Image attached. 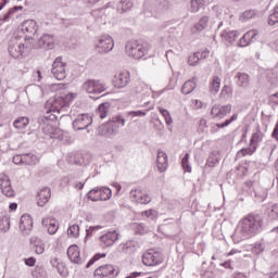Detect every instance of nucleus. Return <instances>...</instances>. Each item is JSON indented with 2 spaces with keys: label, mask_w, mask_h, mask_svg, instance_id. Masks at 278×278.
Here are the masks:
<instances>
[{
  "label": "nucleus",
  "mask_w": 278,
  "mask_h": 278,
  "mask_svg": "<svg viewBox=\"0 0 278 278\" xmlns=\"http://www.w3.org/2000/svg\"><path fill=\"white\" fill-rule=\"evenodd\" d=\"M34 278H47V270L42 266H37L35 270H33Z\"/></svg>",
  "instance_id": "obj_45"
},
{
  "label": "nucleus",
  "mask_w": 278,
  "mask_h": 278,
  "mask_svg": "<svg viewBox=\"0 0 278 278\" xmlns=\"http://www.w3.org/2000/svg\"><path fill=\"white\" fill-rule=\"evenodd\" d=\"M231 112V104L220 105L215 104L211 110L212 118H218L219 121L225 118L227 114Z\"/></svg>",
  "instance_id": "obj_13"
},
{
  "label": "nucleus",
  "mask_w": 278,
  "mask_h": 278,
  "mask_svg": "<svg viewBox=\"0 0 278 278\" xmlns=\"http://www.w3.org/2000/svg\"><path fill=\"white\" fill-rule=\"evenodd\" d=\"M68 238H79V225L72 224L67 228Z\"/></svg>",
  "instance_id": "obj_39"
},
{
  "label": "nucleus",
  "mask_w": 278,
  "mask_h": 278,
  "mask_svg": "<svg viewBox=\"0 0 278 278\" xmlns=\"http://www.w3.org/2000/svg\"><path fill=\"white\" fill-rule=\"evenodd\" d=\"M206 129H207V121L200 119L198 130L203 132Z\"/></svg>",
  "instance_id": "obj_61"
},
{
  "label": "nucleus",
  "mask_w": 278,
  "mask_h": 278,
  "mask_svg": "<svg viewBox=\"0 0 278 278\" xmlns=\"http://www.w3.org/2000/svg\"><path fill=\"white\" fill-rule=\"evenodd\" d=\"M253 253L256 255H260V253H263L264 251V244L262 243H255V245L252 248Z\"/></svg>",
  "instance_id": "obj_59"
},
{
  "label": "nucleus",
  "mask_w": 278,
  "mask_h": 278,
  "mask_svg": "<svg viewBox=\"0 0 278 278\" xmlns=\"http://www.w3.org/2000/svg\"><path fill=\"white\" fill-rule=\"evenodd\" d=\"M164 262V256L160 252L150 250L142 255L144 266H157Z\"/></svg>",
  "instance_id": "obj_7"
},
{
  "label": "nucleus",
  "mask_w": 278,
  "mask_h": 278,
  "mask_svg": "<svg viewBox=\"0 0 278 278\" xmlns=\"http://www.w3.org/2000/svg\"><path fill=\"white\" fill-rule=\"evenodd\" d=\"M13 164H25V154H17L13 156Z\"/></svg>",
  "instance_id": "obj_56"
},
{
  "label": "nucleus",
  "mask_w": 278,
  "mask_h": 278,
  "mask_svg": "<svg viewBox=\"0 0 278 278\" xmlns=\"http://www.w3.org/2000/svg\"><path fill=\"white\" fill-rule=\"evenodd\" d=\"M12 186V182L10 181V176L5 174H0V188H9Z\"/></svg>",
  "instance_id": "obj_48"
},
{
  "label": "nucleus",
  "mask_w": 278,
  "mask_h": 278,
  "mask_svg": "<svg viewBox=\"0 0 278 278\" xmlns=\"http://www.w3.org/2000/svg\"><path fill=\"white\" fill-rule=\"evenodd\" d=\"M99 197L100 201H110V199H112V189L106 187L100 188Z\"/></svg>",
  "instance_id": "obj_36"
},
{
  "label": "nucleus",
  "mask_w": 278,
  "mask_h": 278,
  "mask_svg": "<svg viewBox=\"0 0 278 278\" xmlns=\"http://www.w3.org/2000/svg\"><path fill=\"white\" fill-rule=\"evenodd\" d=\"M21 31L25 35V40H31L33 36H36L38 31V24L34 20H26L21 25Z\"/></svg>",
  "instance_id": "obj_10"
},
{
  "label": "nucleus",
  "mask_w": 278,
  "mask_h": 278,
  "mask_svg": "<svg viewBox=\"0 0 278 278\" xmlns=\"http://www.w3.org/2000/svg\"><path fill=\"white\" fill-rule=\"evenodd\" d=\"M222 94H227V96L231 94V87L228 85H225L222 89Z\"/></svg>",
  "instance_id": "obj_64"
},
{
  "label": "nucleus",
  "mask_w": 278,
  "mask_h": 278,
  "mask_svg": "<svg viewBox=\"0 0 278 278\" xmlns=\"http://www.w3.org/2000/svg\"><path fill=\"white\" fill-rule=\"evenodd\" d=\"M130 197L136 201V203H140L141 205H147L151 203V198L149 194L142 192V189H135L130 191Z\"/></svg>",
  "instance_id": "obj_18"
},
{
  "label": "nucleus",
  "mask_w": 278,
  "mask_h": 278,
  "mask_svg": "<svg viewBox=\"0 0 278 278\" xmlns=\"http://www.w3.org/2000/svg\"><path fill=\"white\" fill-rule=\"evenodd\" d=\"M51 73L54 79L62 81V79H66V63L62 62V58H56L52 63Z\"/></svg>",
  "instance_id": "obj_8"
},
{
  "label": "nucleus",
  "mask_w": 278,
  "mask_h": 278,
  "mask_svg": "<svg viewBox=\"0 0 278 278\" xmlns=\"http://www.w3.org/2000/svg\"><path fill=\"white\" fill-rule=\"evenodd\" d=\"M83 90L88 94H101L108 90V84L101 79H88L83 84Z\"/></svg>",
  "instance_id": "obj_5"
},
{
  "label": "nucleus",
  "mask_w": 278,
  "mask_h": 278,
  "mask_svg": "<svg viewBox=\"0 0 278 278\" xmlns=\"http://www.w3.org/2000/svg\"><path fill=\"white\" fill-rule=\"evenodd\" d=\"M263 139L264 132L257 129L255 132L252 134V137L250 139V147L257 149V147H260V142H262Z\"/></svg>",
  "instance_id": "obj_30"
},
{
  "label": "nucleus",
  "mask_w": 278,
  "mask_h": 278,
  "mask_svg": "<svg viewBox=\"0 0 278 278\" xmlns=\"http://www.w3.org/2000/svg\"><path fill=\"white\" fill-rule=\"evenodd\" d=\"M190 154L186 153L181 160L182 168L186 173H192V167L190 166Z\"/></svg>",
  "instance_id": "obj_47"
},
{
  "label": "nucleus",
  "mask_w": 278,
  "mask_h": 278,
  "mask_svg": "<svg viewBox=\"0 0 278 278\" xmlns=\"http://www.w3.org/2000/svg\"><path fill=\"white\" fill-rule=\"evenodd\" d=\"M38 46H39L41 49H53V46H54L53 36H51V35H43V36L39 39Z\"/></svg>",
  "instance_id": "obj_28"
},
{
  "label": "nucleus",
  "mask_w": 278,
  "mask_h": 278,
  "mask_svg": "<svg viewBox=\"0 0 278 278\" xmlns=\"http://www.w3.org/2000/svg\"><path fill=\"white\" fill-rule=\"evenodd\" d=\"M118 127H125V118L123 115L113 117L109 124L104 125L102 127L103 135L112 138V136H116V134H118Z\"/></svg>",
  "instance_id": "obj_6"
},
{
  "label": "nucleus",
  "mask_w": 278,
  "mask_h": 278,
  "mask_svg": "<svg viewBox=\"0 0 278 278\" xmlns=\"http://www.w3.org/2000/svg\"><path fill=\"white\" fill-rule=\"evenodd\" d=\"M255 151H257V149H255L254 147L250 148H242L238 153H237V157H247V155H253V153H255Z\"/></svg>",
  "instance_id": "obj_42"
},
{
  "label": "nucleus",
  "mask_w": 278,
  "mask_h": 278,
  "mask_svg": "<svg viewBox=\"0 0 278 278\" xmlns=\"http://www.w3.org/2000/svg\"><path fill=\"white\" fill-rule=\"evenodd\" d=\"M96 49L99 53H110L114 49V39L108 35H103L96 45Z\"/></svg>",
  "instance_id": "obj_12"
},
{
  "label": "nucleus",
  "mask_w": 278,
  "mask_h": 278,
  "mask_svg": "<svg viewBox=\"0 0 278 278\" xmlns=\"http://www.w3.org/2000/svg\"><path fill=\"white\" fill-rule=\"evenodd\" d=\"M126 53L134 60H142L149 53V43H140L136 40L126 43Z\"/></svg>",
  "instance_id": "obj_3"
},
{
  "label": "nucleus",
  "mask_w": 278,
  "mask_h": 278,
  "mask_svg": "<svg viewBox=\"0 0 278 278\" xmlns=\"http://www.w3.org/2000/svg\"><path fill=\"white\" fill-rule=\"evenodd\" d=\"M101 257H105V253H98L96 254L87 264L86 268H90L92 266V264H94V262H99V260H101Z\"/></svg>",
  "instance_id": "obj_55"
},
{
  "label": "nucleus",
  "mask_w": 278,
  "mask_h": 278,
  "mask_svg": "<svg viewBox=\"0 0 278 278\" xmlns=\"http://www.w3.org/2000/svg\"><path fill=\"white\" fill-rule=\"evenodd\" d=\"M257 17V11L250 9V10H245L241 15H240V21H242V23H247V21H251L253 18Z\"/></svg>",
  "instance_id": "obj_34"
},
{
  "label": "nucleus",
  "mask_w": 278,
  "mask_h": 278,
  "mask_svg": "<svg viewBox=\"0 0 278 278\" xmlns=\"http://www.w3.org/2000/svg\"><path fill=\"white\" fill-rule=\"evenodd\" d=\"M207 27H212V18L208 15H203L192 28V34H200Z\"/></svg>",
  "instance_id": "obj_19"
},
{
  "label": "nucleus",
  "mask_w": 278,
  "mask_h": 278,
  "mask_svg": "<svg viewBox=\"0 0 278 278\" xmlns=\"http://www.w3.org/2000/svg\"><path fill=\"white\" fill-rule=\"evenodd\" d=\"M117 8L122 10V12H129V10L134 8V2H131V0H121Z\"/></svg>",
  "instance_id": "obj_38"
},
{
  "label": "nucleus",
  "mask_w": 278,
  "mask_h": 278,
  "mask_svg": "<svg viewBox=\"0 0 278 278\" xmlns=\"http://www.w3.org/2000/svg\"><path fill=\"white\" fill-rule=\"evenodd\" d=\"M9 53L11 58L15 60H21L25 53V43L12 38L9 42Z\"/></svg>",
  "instance_id": "obj_9"
},
{
  "label": "nucleus",
  "mask_w": 278,
  "mask_h": 278,
  "mask_svg": "<svg viewBox=\"0 0 278 278\" xmlns=\"http://www.w3.org/2000/svg\"><path fill=\"white\" fill-rule=\"evenodd\" d=\"M269 220H278V204H270L266 210Z\"/></svg>",
  "instance_id": "obj_33"
},
{
  "label": "nucleus",
  "mask_w": 278,
  "mask_h": 278,
  "mask_svg": "<svg viewBox=\"0 0 278 278\" xmlns=\"http://www.w3.org/2000/svg\"><path fill=\"white\" fill-rule=\"evenodd\" d=\"M235 79H237V85L240 88H249V76L244 73H237L235 76Z\"/></svg>",
  "instance_id": "obj_31"
},
{
  "label": "nucleus",
  "mask_w": 278,
  "mask_h": 278,
  "mask_svg": "<svg viewBox=\"0 0 278 278\" xmlns=\"http://www.w3.org/2000/svg\"><path fill=\"white\" fill-rule=\"evenodd\" d=\"M18 10H23V7H14L8 11V13L3 16L4 21L7 23H10V18L15 14V12H18Z\"/></svg>",
  "instance_id": "obj_53"
},
{
  "label": "nucleus",
  "mask_w": 278,
  "mask_h": 278,
  "mask_svg": "<svg viewBox=\"0 0 278 278\" xmlns=\"http://www.w3.org/2000/svg\"><path fill=\"white\" fill-rule=\"evenodd\" d=\"M92 125V117L88 114H80L73 121V128L75 131L88 129Z\"/></svg>",
  "instance_id": "obj_11"
},
{
  "label": "nucleus",
  "mask_w": 278,
  "mask_h": 278,
  "mask_svg": "<svg viewBox=\"0 0 278 278\" xmlns=\"http://www.w3.org/2000/svg\"><path fill=\"white\" fill-rule=\"evenodd\" d=\"M233 121H238V113L232 114L231 118L226 119L222 124H215L214 126L211 127V134H216L218 129H225V127H229L233 123Z\"/></svg>",
  "instance_id": "obj_27"
},
{
  "label": "nucleus",
  "mask_w": 278,
  "mask_h": 278,
  "mask_svg": "<svg viewBox=\"0 0 278 278\" xmlns=\"http://www.w3.org/2000/svg\"><path fill=\"white\" fill-rule=\"evenodd\" d=\"M31 229H34V219H31V216L29 214L22 215L20 219V230L23 236H29Z\"/></svg>",
  "instance_id": "obj_14"
},
{
  "label": "nucleus",
  "mask_w": 278,
  "mask_h": 278,
  "mask_svg": "<svg viewBox=\"0 0 278 278\" xmlns=\"http://www.w3.org/2000/svg\"><path fill=\"white\" fill-rule=\"evenodd\" d=\"M117 240L118 233L116 232V230H112L100 237V244L101 247H103V249H108V247H114Z\"/></svg>",
  "instance_id": "obj_15"
},
{
  "label": "nucleus",
  "mask_w": 278,
  "mask_h": 278,
  "mask_svg": "<svg viewBox=\"0 0 278 278\" xmlns=\"http://www.w3.org/2000/svg\"><path fill=\"white\" fill-rule=\"evenodd\" d=\"M278 23V7L274 9V12L268 16V25H275Z\"/></svg>",
  "instance_id": "obj_54"
},
{
  "label": "nucleus",
  "mask_w": 278,
  "mask_h": 278,
  "mask_svg": "<svg viewBox=\"0 0 278 278\" xmlns=\"http://www.w3.org/2000/svg\"><path fill=\"white\" fill-rule=\"evenodd\" d=\"M94 277H116L118 275V271L114 268L113 265H102L99 268L94 270Z\"/></svg>",
  "instance_id": "obj_16"
},
{
  "label": "nucleus",
  "mask_w": 278,
  "mask_h": 278,
  "mask_svg": "<svg viewBox=\"0 0 278 278\" xmlns=\"http://www.w3.org/2000/svg\"><path fill=\"white\" fill-rule=\"evenodd\" d=\"M30 244L37 255H42V253H45V242L40 238L31 237Z\"/></svg>",
  "instance_id": "obj_26"
},
{
  "label": "nucleus",
  "mask_w": 278,
  "mask_h": 278,
  "mask_svg": "<svg viewBox=\"0 0 278 278\" xmlns=\"http://www.w3.org/2000/svg\"><path fill=\"white\" fill-rule=\"evenodd\" d=\"M169 8H170V2L163 0L157 4L156 12H159V14H162L166 12V10H169Z\"/></svg>",
  "instance_id": "obj_50"
},
{
  "label": "nucleus",
  "mask_w": 278,
  "mask_h": 278,
  "mask_svg": "<svg viewBox=\"0 0 278 278\" xmlns=\"http://www.w3.org/2000/svg\"><path fill=\"white\" fill-rule=\"evenodd\" d=\"M28 97H30L31 99H42L45 91L42 90V87L37 86V85H33L29 86L26 90Z\"/></svg>",
  "instance_id": "obj_25"
},
{
  "label": "nucleus",
  "mask_w": 278,
  "mask_h": 278,
  "mask_svg": "<svg viewBox=\"0 0 278 278\" xmlns=\"http://www.w3.org/2000/svg\"><path fill=\"white\" fill-rule=\"evenodd\" d=\"M39 128L42 134H45L46 138L60 140L62 138V130L53 125L47 117H42L40 119Z\"/></svg>",
  "instance_id": "obj_4"
},
{
  "label": "nucleus",
  "mask_w": 278,
  "mask_h": 278,
  "mask_svg": "<svg viewBox=\"0 0 278 278\" xmlns=\"http://www.w3.org/2000/svg\"><path fill=\"white\" fill-rule=\"evenodd\" d=\"M156 166L160 173H165L168 168V155L162 150H157Z\"/></svg>",
  "instance_id": "obj_23"
},
{
  "label": "nucleus",
  "mask_w": 278,
  "mask_h": 278,
  "mask_svg": "<svg viewBox=\"0 0 278 278\" xmlns=\"http://www.w3.org/2000/svg\"><path fill=\"white\" fill-rule=\"evenodd\" d=\"M239 36L240 33H238L237 30L225 29L220 33V38L223 42H227L228 45H231V42H236Z\"/></svg>",
  "instance_id": "obj_24"
},
{
  "label": "nucleus",
  "mask_w": 278,
  "mask_h": 278,
  "mask_svg": "<svg viewBox=\"0 0 278 278\" xmlns=\"http://www.w3.org/2000/svg\"><path fill=\"white\" fill-rule=\"evenodd\" d=\"M109 110H110L109 102L101 103L98 108V114L100 118H106Z\"/></svg>",
  "instance_id": "obj_41"
},
{
  "label": "nucleus",
  "mask_w": 278,
  "mask_h": 278,
  "mask_svg": "<svg viewBox=\"0 0 278 278\" xmlns=\"http://www.w3.org/2000/svg\"><path fill=\"white\" fill-rule=\"evenodd\" d=\"M200 61H201V56H200L199 52H195V53L189 55V58H188L189 66H197V64H199Z\"/></svg>",
  "instance_id": "obj_49"
},
{
  "label": "nucleus",
  "mask_w": 278,
  "mask_h": 278,
  "mask_svg": "<svg viewBox=\"0 0 278 278\" xmlns=\"http://www.w3.org/2000/svg\"><path fill=\"white\" fill-rule=\"evenodd\" d=\"M102 226H90L89 228L86 229V236L88 238V236H92V233H94V231L102 229Z\"/></svg>",
  "instance_id": "obj_60"
},
{
  "label": "nucleus",
  "mask_w": 278,
  "mask_h": 278,
  "mask_svg": "<svg viewBox=\"0 0 278 278\" xmlns=\"http://www.w3.org/2000/svg\"><path fill=\"white\" fill-rule=\"evenodd\" d=\"M210 90L211 92H213V94H216L218 90H220V78L218 76L213 77L211 81Z\"/></svg>",
  "instance_id": "obj_40"
},
{
  "label": "nucleus",
  "mask_w": 278,
  "mask_h": 278,
  "mask_svg": "<svg viewBox=\"0 0 278 278\" xmlns=\"http://www.w3.org/2000/svg\"><path fill=\"white\" fill-rule=\"evenodd\" d=\"M127 114H128V116H132V117H136V116H147V113L143 112V111H130Z\"/></svg>",
  "instance_id": "obj_63"
},
{
  "label": "nucleus",
  "mask_w": 278,
  "mask_h": 278,
  "mask_svg": "<svg viewBox=\"0 0 278 278\" xmlns=\"http://www.w3.org/2000/svg\"><path fill=\"white\" fill-rule=\"evenodd\" d=\"M43 227H47L48 233L50 236H53L58 232V229H60V224L58 220L53 217H46L42 219Z\"/></svg>",
  "instance_id": "obj_22"
},
{
  "label": "nucleus",
  "mask_w": 278,
  "mask_h": 278,
  "mask_svg": "<svg viewBox=\"0 0 278 278\" xmlns=\"http://www.w3.org/2000/svg\"><path fill=\"white\" fill-rule=\"evenodd\" d=\"M49 199H51V188L46 187L39 190L37 194V204L39 207H45L47 203H49Z\"/></svg>",
  "instance_id": "obj_20"
},
{
  "label": "nucleus",
  "mask_w": 278,
  "mask_h": 278,
  "mask_svg": "<svg viewBox=\"0 0 278 278\" xmlns=\"http://www.w3.org/2000/svg\"><path fill=\"white\" fill-rule=\"evenodd\" d=\"M1 192L4 194V197H14V190L12 189V186L2 188Z\"/></svg>",
  "instance_id": "obj_57"
},
{
  "label": "nucleus",
  "mask_w": 278,
  "mask_h": 278,
  "mask_svg": "<svg viewBox=\"0 0 278 278\" xmlns=\"http://www.w3.org/2000/svg\"><path fill=\"white\" fill-rule=\"evenodd\" d=\"M77 93H66L58 96L48 100L45 104L46 112H53L54 114H66V108L73 103V100L76 99Z\"/></svg>",
  "instance_id": "obj_2"
},
{
  "label": "nucleus",
  "mask_w": 278,
  "mask_h": 278,
  "mask_svg": "<svg viewBox=\"0 0 278 278\" xmlns=\"http://www.w3.org/2000/svg\"><path fill=\"white\" fill-rule=\"evenodd\" d=\"M100 193H101L100 188L96 187L87 193V197L88 199H90V201H100V195H99Z\"/></svg>",
  "instance_id": "obj_44"
},
{
  "label": "nucleus",
  "mask_w": 278,
  "mask_h": 278,
  "mask_svg": "<svg viewBox=\"0 0 278 278\" xmlns=\"http://www.w3.org/2000/svg\"><path fill=\"white\" fill-rule=\"evenodd\" d=\"M194 88H197V80L190 79L187 80L181 88L182 94H190V92H193Z\"/></svg>",
  "instance_id": "obj_32"
},
{
  "label": "nucleus",
  "mask_w": 278,
  "mask_h": 278,
  "mask_svg": "<svg viewBox=\"0 0 278 278\" xmlns=\"http://www.w3.org/2000/svg\"><path fill=\"white\" fill-rule=\"evenodd\" d=\"M136 247H138V243H136V241H127L125 243L119 244L118 251L121 253L131 254L136 251Z\"/></svg>",
  "instance_id": "obj_29"
},
{
  "label": "nucleus",
  "mask_w": 278,
  "mask_h": 278,
  "mask_svg": "<svg viewBox=\"0 0 278 278\" xmlns=\"http://www.w3.org/2000/svg\"><path fill=\"white\" fill-rule=\"evenodd\" d=\"M129 81H131V75L127 71L117 74L113 80L115 88H125Z\"/></svg>",
  "instance_id": "obj_17"
},
{
  "label": "nucleus",
  "mask_w": 278,
  "mask_h": 278,
  "mask_svg": "<svg viewBox=\"0 0 278 278\" xmlns=\"http://www.w3.org/2000/svg\"><path fill=\"white\" fill-rule=\"evenodd\" d=\"M144 225L143 224H136L135 225V233L142 235L144 233Z\"/></svg>",
  "instance_id": "obj_62"
},
{
  "label": "nucleus",
  "mask_w": 278,
  "mask_h": 278,
  "mask_svg": "<svg viewBox=\"0 0 278 278\" xmlns=\"http://www.w3.org/2000/svg\"><path fill=\"white\" fill-rule=\"evenodd\" d=\"M201 8H203V0H191L190 2L191 12H199Z\"/></svg>",
  "instance_id": "obj_51"
},
{
  "label": "nucleus",
  "mask_w": 278,
  "mask_h": 278,
  "mask_svg": "<svg viewBox=\"0 0 278 278\" xmlns=\"http://www.w3.org/2000/svg\"><path fill=\"white\" fill-rule=\"evenodd\" d=\"M251 43H252L251 39H249L245 34L239 40V47H249V45Z\"/></svg>",
  "instance_id": "obj_58"
},
{
  "label": "nucleus",
  "mask_w": 278,
  "mask_h": 278,
  "mask_svg": "<svg viewBox=\"0 0 278 278\" xmlns=\"http://www.w3.org/2000/svg\"><path fill=\"white\" fill-rule=\"evenodd\" d=\"M38 163V156L28 153V154H24V164H27L28 166H31L34 164Z\"/></svg>",
  "instance_id": "obj_46"
},
{
  "label": "nucleus",
  "mask_w": 278,
  "mask_h": 278,
  "mask_svg": "<svg viewBox=\"0 0 278 278\" xmlns=\"http://www.w3.org/2000/svg\"><path fill=\"white\" fill-rule=\"evenodd\" d=\"M67 257H70L71 262L73 264H84V258L80 256L79 247L77 245H71L67 249Z\"/></svg>",
  "instance_id": "obj_21"
},
{
  "label": "nucleus",
  "mask_w": 278,
  "mask_h": 278,
  "mask_svg": "<svg viewBox=\"0 0 278 278\" xmlns=\"http://www.w3.org/2000/svg\"><path fill=\"white\" fill-rule=\"evenodd\" d=\"M264 219L258 214H248L238 223L237 229L232 235L235 244H240L242 240H249L262 231Z\"/></svg>",
  "instance_id": "obj_1"
},
{
  "label": "nucleus",
  "mask_w": 278,
  "mask_h": 278,
  "mask_svg": "<svg viewBox=\"0 0 278 278\" xmlns=\"http://www.w3.org/2000/svg\"><path fill=\"white\" fill-rule=\"evenodd\" d=\"M160 114H162V116L165 119L166 125L170 126L173 125V117L170 116V112H168V110L163 109V108H157Z\"/></svg>",
  "instance_id": "obj_43"
},
{
  "label": "nucleus",
  "mask_w": 278,
  "mask_h": 278,
  "mask_svg": "<svg viewBox=\"0 0 278 278\" xmlns=\"http://www.w3.org/2000/svg\"><path fill=\"white\" fill-rule=\"evenodd\" d=\"M29 125V118L27 117H18L14 121L13 126L15 129H18V131H23Z\"/></svg>",
  "instance_id": "obj_35"
},
{
  "label": "nucleus",
  "mask_w": 278,
  "mask_h": 278,
  "mask_svg": "<svg viewBox=\"0 0 278 278\" xmlns=\"http://www.w3.org/2000/svg\"><path fill=\"white\" fill-rule=\"evenodd\" d=\"M0 231L2 233H8V231H10V217L8 216L0 217Z\"/></svg>",
  "instance_id": "obj_37"
},
{
  "label": "nucleus",
  "mask_w": 278,
  "mask_h": 278,
  "mask_svg": "<svg viewBox=\"0 0 278 278\" xmlns=\"http://www.w3.org/2000/svg\"><path fill=\"white\" fill-rule=\"evenodd\" d=\"M260 35V31L257 29H252L245 33V38H249L250 41L257 42V36Z\"/></svg>",
  "instance_id": "obj_52"
}]
</instances>
